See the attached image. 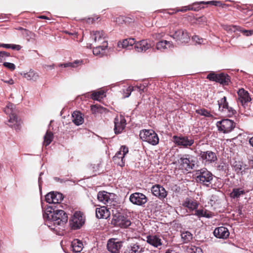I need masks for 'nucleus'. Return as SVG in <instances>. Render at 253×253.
Here are the masks:
<instances>
[{
	"label": "nucleus",
	"instance_id": "nucleus-35",
	"mask_svg": "<svg viewBox=\"0 0 253 253\" xmlns=\"http://www.w3.org/2000/svg\"><path fill=\"white\" fill-rule=\"evenodd\" d=\"M105 92L103 90L94 91L91 94V98L100 101L102 99L105 97Z\"/></svg>",
	"mask_w": 253,
	"mask_h": 253
},
{
	"label": "nucleus",
	"instance_id": "nucleus-33",
	"mask_svg": "<svg viewBox=\"0 0 253 253\" xmlns=\"http://www.w3.org/2000/svg\"><path fill=\"white\" fill-rule=\"evenodd\" d=\"M181 237L183 243H188L193 239V235L188 231L181 232Z\"/></svg>",
	"mask_w": 253,
	"mask_h": 253
},
{
	"label": "nucleus",
	"instance_id": "nucleus-40",
	"mask_svg": "<svg viewBox=\"0 0 253 253\" xmlns=\"http://www.w3.org/2000/svg\"><path fill=\"white\" fill-rule=\"evenodd\" d=\"M83 61L82 60H76L73 62H68L64 63V67L75 68L83 64Z\"/></svg>",
	"mask_w": 253,
	"mask_h": 253
},
{
	"label": "nucleus",
	"instance_id": "nucleus-42",
	"mask_svg": "<svg viewBox=\"0 0 253 253\" xmlns=\"http://www.w3.org/2000/svg\"><path fill=\"white\" fill-rule=\"evenodd\" d=\"M219 74H216L213 72H211L208 75L207 79L210 81H214L217 83L218 80H219Z\"/></svg>",
	"mask_w": 253,
	"mask_h": 253
},
{
	"label": "nucleus",
	"instance_id": "nucleus-53",
	"mask_svg": "<svg viewBox=\"0 0 253 253\" xmlns=\"http://www.w3.org/2000/svg\"><path fill=\"white\" fill-rule=\"evenodd\" d=\"M240 31L245 36H250L253 34V30H241Z\"/></svg>",
	"mask_w": 253,
	"mask_h": 253
},
{
	"label": "nucleus",
	"instance_id": "nucleus-25",
	"mask_svg": "<svg viewBox=\"0 0 253 253\" xmlns=\"http://www.w3.org/2000/svg\"><path fill=\"white\" fill-rule=\"evenodd\" d=\"M182 205L187 208L190 211H193L197 209L198 207V204L197 202L194 200L187 198L183 202Z\"/></svg>",
	"mask_w": 253,
	"mask_h": 253
},
{
	"label": "nucleus",
	"instance_id": "nucleus-50",
	"mask_svg": "<svg viewBox=\"0 0 253 253\" xmlns=\"http://www.w3.org/2000/svg\"><path fill=\"white\" fill-rule=\"evenodd\" d=\"M164 35L165 34L163 32H158L153 34L152 36L153 39L155 40H159L163 37Z\"/></svg>",
	"mask_w": 253,
	"mask_h": 253
},
{
	"label": "nucleus",
	"instance_id": "nucleus-59",
	"mask_svg": "<svg viewBox=\"0 0 253 253\" xmlns=\"http://www.w3.org/2000/svg\"><path fill=\"white\" fill-rule=\"evenodd\" d=\"M10 44L0 43V47L10 48Z\"/></svg>",
	"mask_w": 253,
	"mask_h": 253
},
{
	"label": "nucleus",
	"instance_id": "nucleus-27",
	"mask_svg": "<svg viewBox=\"0 0 253 253\" xmlns=\"http://www.w3.org/2000/svg\"><path fill=\"white\" fill-rule=\"evenodd\" d=\"M135 43V40L133 38H129L124 40L122 42H118L119 47L123 48H127L128 47H131Z\"/></svg>",
	"mask_w": 253,
	"mask_h": 253
},
{
	"label": "nucleus",
	"instance_id": "nucleus-7",
	"mask_svg": "<svg viewBox=\"0 0 253 253\" xmlns=\"http://www.w3.org/2000/svg\"><path fill=\"white\" fill-rule=\"evenodd\" d=\"M235 122L231 120L222 119L216 123V126L219 132L227 133L231 132L235 127Z\"/></svg>",
	"mask_w": 253,
	"mask_h": 253
},
{
	"label": "nucleus",
	"instance_id": "nucleus-18",
	"mask_svg": "<svg viewBox=\"0 0 253 253\" xmlns=\"http://www.w3.org/2000/svg\"><path fill=\"white\" fill-rule=\"evenodd\" d=\"M134 44V48L138 52H145L152 47L151 44L147 40L135 42Z\"/></svg>",
	"mask_w": 253,
	"mask_h": 253
},
{
	"label": "nucleus",
	"instance_id": "nucleus-8",
	"mask_svg": "<svg viewBox=\"0 0 253 253\" xmlns=\"http://www.w3.org/2000/svg\"><path fill=\"white\" fill-rule=\"evenodd\" d=\"M218 110L223 115L231 117L236 112V111L232 107L229 106L226 97L224 96L218 100Z\"/></svg>",
	"mask_w": 253,
	"mask_h": 253
},
{
	"label": "nucleus",
	"instance_id": "nucleus-56",
	"mask_svg": "<svg viewBox=\"0 0 253 253\" xmlns=\"http://www.w3.org/2000/svg\"><path fill=\"white\" fill-rule=\"evenodd\" d=\"M43 67L46 69H52L54 67V64H53L52 65H43Z\"/></svg>",
	"mask_w": 253,
	"mask_h": 253
},
{
	"label": "nucleus",
	"instance_id": "nucleus-37",
	"mask_svg": "<svg viewBox=\"0 0 253 253\" xmlns=\"http://www.w3.org/2000/svg\"><path fill=\"white\" fill-rule=\"evenodd\" d=\"M219 80H218L217 83H219L223 85H227L230 82V79L228 75L224 73H220L219 74Z\"/></svg>",
	"mask_w": 253,
	"mask_h": 253
},
{
	"label": "nucleus",
	"instance_id": "nucleus-30",
	"mask_svg": "<svg viewBox=\"0 0 253 253\" xmlns=\"http://www.w3.org/2000/svg\"><path fill=\"white\" fill-rule=\"evenodd\" d=\"M72 121L77 126L82 124L84 122V119L82 114L79 111H74L72 114Z\"/></svg>",
	"mask_w": 253,
	"mask_h": 253
},
{
	"label": "nucleus",
	"instance_id": "nucleus-41",
	"mask_svg": "<svg viewBox=\"0 0 253 253\" xmlns=\"http://www.w3.org/2000/svg\"><path fill=\"white\" fill-rule=\"evenodd\" d=\"M188 253H203L202 250L198 247L194 246H189L187 248Z\"/></svg>",
	"mask_w": 253,
	"mask_h": 253
},
{
	"label": "nucleus",
	"instance_id": "nucleus-57",
	"mask_svg": "<svg viewBox=\"0 0 253 253\" xmlns=\"http://www.w3.org/2000/svg\"><path fill=\"white\" fill-rule=\"evenodd\" d=\"M1 81H3V82L8 84H13L14 83V81L12 79H10L8 81H5V80L2 79Z\"/></svg>",
	"mask_w": 253,
	"mask_h": 253
},
{
	"label": "nucleus",
	"instance_id": "nucleus-17",
	"mask_svg": "<svg viewBox=\"0 0 253 253\" xmlns=\"http://www.w3.org/2000/svg\"><path fill=\"white\" fill-rule=\"evenodd\" d=\"M122 246V242L116 239H110L107 243V249L111 253H120V250Z\"/></svg>",
	"mask_w": 253,
	"mask_h": 253
},
{
	"label": "nucleus",
	"instance_id": "nucleus-6",
	"mask_svg": "<svg viewBox=\"0 0 253 253\" xmlns=\"http://www.w3.org/2000/svg\"><path fill=\"white\" fill-rule=\"evenodd\" d=\"M172 140L176 145L183 148H188L193 145L194 143V140L191 137L182 135H174L172 137Z\"/></svg>",
	"mask_w": 253,
	"mask_h": 253
},
{
	"label": "nucleus",
	"instance_id": "nucleus-49",
	"mask_svg": "<svg viewBox=\"0 0 253 253\" xmlns=\"http://www.w3.org/2000/svg\"><path fill=\"white\" fill-rule=\"evenodd\" d=\"M3 65L11 71H13L15 69V65L12 63L4 62Z\"/></svg>",
	"mask_w": 253,
	"mask_h": 253
},
{
	"label": "nucleus",
	"instance_id": "nucleus-20",
	"mask_svg": "<svg viewBox=\"0 0 253 253\" xmlns=\"http://www.w3.org/2000/svg\"><path fill=\"white\" fill-rule=\"evenodd\" d=\"M111 194L105 191L99 192L97 194V199L102 203L108 206L110 205L113 200L110 198Z\"/></svg>",
	"mask_w": 253,
	"mask_h": 253
},
{
	"label": "nucleus",
	"instance_id": "nucleus-48",
	"mask_svg": "<svg viewBox=\"0 0 253 253\" xmlns=\"http://www.w3.org/2000/svg\"><path fill=\"white\" fill-rule=\"evenodd\" d=\"M134 90H137L140 93L145 91L146 86L144 84H140L139 85H136L133 86Z\"/></svg>",
	"mask_w": 253,
	"mask_h": 253
},
{
	"label": "nucleus",
	"instance_id": "nucleus-62",
	"mask_svg": "<svg viewBox=\"0 0 253 253\" xmlns=\"http://www.w3.org/2000/svg\"><path fill=\"white\" fill-rule=\"evenodd\" d=\"M249 143L253 147V136L250 138Z\"/></svg>",
	"mask_w": 253,
	"mask_h": 253
},
{
	"label": "nucleus",
	"instance_id": "nucleus-39",
	"mask_svg": "<svg viewBox=\"0 0 253 253\" xmlns=\"http://www.w3.org/2000/svg\"><path fill=\"white\" fill-rule=\"evenodd\" d=\"M195 112L197 114L201 116L211 118H213V115L211 112L205 108L197 109Z\"/></svg>",
	"mask_w": 253,
	"mask_h": 253
},
{
	"label": "nucleus",
	"instance_id": "nucleus-29",
	"mask_svg": "<svg viewBox=\"0 0 253 253\" xmlns=\"http://www.w3.org/2000/svg\"><path fill=\"white\" fill-rule=\"evenodd\" d=\"M172 47H173L172 42L166 40L160 41L156 44V49L161 51Z\"/></svg>",
	"mask_w": 253,
	"mask_h": 253
},
{
	"label": "nucleus",
	"instance_id": "nucleus-19",
	"mask_svg": "<svg viewBox=\"0 0 253 253\" xmlns=\"http://www.w3.org/2000/svg\"><path fill=\"white\" fill-rule=\"evenodd\" d=\"M200 156L203 160L208 163H214L217 160L215 153L211 151L201 152Z\"/></svg>",
	"mask_w": 253,
	"mask_h": 253
},
{
	"label": "nucleus",
	"instance_id": "nucleus-55",
	"mask_svg": "<svg viewBox=\"0 0 253 253\" xmlns=\"http://www.w3.org/2000/svg\"><path fill=\"white\" fill-rule=\"evenodd\" d=\"M90 107L91 111L92 112V113H94L98 110L99 106L97 105H91Z\"/></svg>",
	"mask_w": 253,
	"mask_h": 253
},
{
	"label": "nucleus",
	"instance_id": "nucleus-26",
	"mask_svg": "<svg viewBox=\"0 0 253 253\" xmlns=\"http://www.w3.org/2000/svg\"><path fill=\"white\" fill-rule=\"evenodd\" d=\"M101 45H99L96 47L93 48L92 52L94 55H102L104 53V50L108 47V42H104L102 43H100Z\"/></svg>",
	"mask_w": 253,
	"mask_h": 253
},
{
	"label": "nucleus",
	"instance_id": "nucleus-12",
	"mask_svg": "<svg viewBox=\"0 0 253 253\" xmlns=\"http://www.w3.org/2000/svg\"><path fill=\"white\" fill-rule=\"evenodd\" d=\"M171 37L177 42L180 43H187L190 40V36L188 32L183 29L176 31Z\"/></svg>",
	"mask_w": 253,
	"mask_h": 253
},
{
	"label": "nucleus",
	"instance_id": "nucleus-58",
	"mask_svg": "<svg viewBox=\"0 0 253 253\" xmlns=\"http://www.w3.org/2000/svg\"><path fill=\"white\" fill-rule=\"evenodd\" d=\"M42 174H43L42 172H41L39 177L38 182H39V186L40 189L41 188V185H42V182L41 176Z\"/></svg>",
	"mask_w": 253,
	"mask_h": 253
},
{
	"label": "nucleus",
	"instance_id": "nucleus-13",
	"mask_svg": "<svg viewBox=\"0 0 253 253\" xmlns=\"http://www.w3.org/2000/svg\"><path fill=\"white\" fill-rule=\"evenodd\" d=\"M114 131L116 134L121 133L125 128L126 120L122 115L117 116L114 119Z\"/></svg>",
	"mask_w": 253,
	"mask_h": 253
},
{
	"label": "nucleus",
	"instance_id": "nucleus-51",
	"mask_svg": "<svg viewBox=\"0 0 253 253\" xmlns=\"http://www.w3.org/2000/svg\"><path fill=\"white\" fill-rule=\"evenodd\" d=\"M113 161L116 164L122 167L125 166V160L122 159L119 157H118V160H113Z\"/></svg>",
	"mask_w": 253,
	"mask_h": 253
},
{
	"label": "nucleus",
	"instance_id": "nucleus-36",
	"mask_svg": "<svg viewBox=\"0 0 253 253\" xmlns=\"http://www.w3.org/2000/svg\"><path fill=\"white\" fill-rule=\"evenodd\" d=\"M234 167L236 173L241 175L245 174V170L248 169V168H246L245 165L244 166H242L240 162L236 163V164L234 166Z\"/></svg>",
	"mask_w": 253,
	"mask_h": 253
},
{
	"label": "nucleus",
	"instance_id": "nucleus-4",
	"mask_svg": "<svg viewBox=\"0 0 253 253\" xmlns=\"http://www.w3.org/2000/svg\"><path fill=\"white\" fill-rule=\"evenodd\" d=\"M178 163L180 169L188 171L194 168L196 161L193 156L186 154L178 160Z\"/></svg>",
	"mask_w": 253,
	"mask_h": 253
},
{
	"label": "nucleus",
	"instance_id": "nucleus-46",
	"mask_svg": "<svg viewBox=\"0 0 253 253\" xmlns=\"http://www.w3.org/2000/svg\"><path fill=\"white\" fill-rule=\"evenodd\" d=\"M134 90V87L132 86H129L126 90H124V98L128 97L132 91Z\"/></svg>",
	"mask_w": 253,
	"mask_h": 253
},
{
	"label": "nucleus",
	"instance_id": "nucleus-23",
	"mask_svg": "<svg viewBox=\"0 0 253 253\" xmlns=\"http://www.w3.org/2000/svg\"><path fill=\"white\" fill-rule=\"evenodd\" d=\"M147 243L155 248H158L162 245L161 239L156 235H149L146 237Z\"/></svg>",
	"mask_w": 253,
	"mask_h": 253
},
{
	"label": "nucleus",
	"instance_id": "nucleus-43",
	"mask_svg": "<svg viewBox=\"0 0 253 253\" xmlns=\"http://www.w3.org/2000/svg\"><path fill=\"white\" fill-rule=\"evenodd\" d=\"M45 201L49 204H55L54 197V192H51L47 194L45 196Z\"/></svg>",
	"mask_w": 253,
	"mask_h": 253
},
{
	"label": "nucleus",
	"instance_id": "nucleus-1",
	"mask_svg": "<svg viewBox=\"0 0 253 253\" xmlns=\"http://www.w3.org/2000/svg\"><path fill=\"white\" fill-rule=\"evenodd\" d=\"M44 219L51 220L55 225L63 226L68 221L67 213L62 210H54L52 207H48L43 213Z\"/></svg>",
	"mask_w": 253,
	"mask_h": 253
},
{
	"label": "nucleus",
	"instance_id": "nucleus-45",
	"mask_svg": "<svg viewBox=\"0 0 253 253\" xmlns=\"http://www.w3.org/2000/svg\"><path fill=\"white\" fill-rule=\"evenodd\" d=\"M54 200L55 201V204H59L61 203L63 199L62 194L59 192H54Z\"/></svg>",
	"mask_w": 253,
	"mask_h": 253
},
{
	"label": "nucleus",
	"instance_id": "nucleus-2",
	"mask_svg": "<svg viewBox=\"0 0 253 253\" xmlns=\"http://www.w3.org/2000/svg\"><path fill=\"white\" fill-rule=\"evenodd\" d=\"M15 106L11 103H8L4 109V112L9 115V126L16 130L20 129L21 121L16 114Z\"/></svg>",
	"mask_w": 253,
	"mask_h": 253
},
{
	"label": "nucleus",
	"instance_id": "nucleus-31",
	"mask_svg": "<svg viewBox=\"0 0 253 253\" xmlns=\"http://www.w3.org/2000/svg\"><path fill=\"white\" fill-rule=\"evenodd\" d=\"M143 249L137 243L131 244L127 247V253H141Z\"/></svg>",
	"mask_w": 253,
	"mask_h": 253
},
{
	"label": "nucleus",
	"instance_id": "nucleus-38",
	"mask_svg": "<svg viewBox=\"0 0 253 253\" xmlns=\"http://www.w3.org/2000/svg\"><path fill=\"white\" fill-rule=\"evenodd\" d=\"M53 138V134L52 132L47 130L44 136L43 145L47 146L52 141Z\"/></svg>",
	"mask_w": 253,
	"mask_h": 253
},
{
	"label": "nucleus",
	"instance_id": "nucleus-5",
	"mask_svg": "<svg viewBox=\"0 0 253 253\" xmlns=\"http://www.w3.org/2000/svg\"><path fill=\"white\" fill-rule=\"evenodd\" d=\"M196 180L198 182L208 186L212 180V174L206 169H202L197 172Z\"/></svg>",
	"mask_w": 253,
	"mask_h": 253
},
{
	"label": "nucleus",
	"instance_id": "nucleus-9",
	"mask_svg": "<svg viewBox=\"0 0 253 253\" xmlns=\"http://www.w3.org/2000/svg\"><path fill=\"white\" fill-rule=\"evenodd\" d=\"M111 224L116 227L126 228L130 225L131 222L126 217L118 213L113 215Z\"/></svg>",
	"mask_w": 253,
	"mask_h": 253
},
{
	"label": "nucleus",
	"instance_id": "nucleus-11",
	"mask_svg": "<svg viewBox=\"0 0 253 253\" xmlns=\"http://www.w3.org/2000/svg\"><path fill=\"white\" fill-rule=\"evenodd\" d=\"M129 199L132 204L139 206H144L148 201L146 195L139 192L130 194Z\"/></svg>",
	"mask_w": 253,
	"mask_h": 253
},
{
	"label": "nucleus",
	"instance_id": "nucleus-32",
	"mask_svg": "<svg viewBox=\"0 0 253 253\" xmlns=\"http://www.w3.org/2000/svg\"><path fill=\"white\" fill-rule=\"evenodd\" d=\"M128 149L125 146H122L120 148V151L117 152L115 156L113 158V160H118V157L121 158L122 159H125V155L128 153Z\"/></svg>",
	"mask_w": 253,
	"mask_h": 253
},
{
	"label": "nucleus",
	"instance_id": "nucleus-34",
	"mask_svg": "<svg viewBox=\"0 0 253 253\" xmlns=\"http://www.w3.org/2000/svg\"><path fill=\"white\" fill-rule=\"evenodd\" d=\"M245 190L242 188H234L230 194L232 198H239L241 196L244 195L246 193Z\"/></svg>",
	"mask_w": 253,
	"mask_h": 253
},
{
	"label": "nucleus",
	"instance_id": "nucleus-21",
	"mask_svg": "<svg viewBox=\"0 0 253 253\" xmlns=\"http://www.w3.org/2000/svg\"><path fill=\"white\" fill-rule=\"evenodd\" d=\"M213 234L217 238L226 239L228 237L229 232L227 228L221 226L214 229Z\"/></svg>",
	"mask_w": 253,
	"mask_h": 253
},
{
	"label": "nucleus",
	"instance_id": "nucleus-16",
	"mask_svg": "<svg viewBox=\"0 0 253 253\" xmlns=\"http://www.w3.org/2000/svg\"><path fill=\"white\" fill-rule=\"evenodd\" d=\"M90 38L95 43L98 44L107 42L106 39V34L102 31H93L90 33Z\"/></svg>",
	"mask_w": 253,
	"mask_h": 253
},
{
	"label": "nucleus",
	"instance_id": "nucleus-61",
	"mask_svg": "<svg viewBox=\"0 0 253 253\" xmlns=\"http://www.w3.org/2000/svg\"><path fill=\"white\" fill-rule=\"evenodd\" d=\"M95 21L94 18H88L87 20V22L88 23H93Z\"/></svg>",
	"mask_w": 253,
	"mask_h": 253
},
{
	"label": "nucleus",
	"instance_id": "nucleus-3",
	"mask_svg": "<svg viewBox=\"0 0 253 253\" xmlns=\"http://www.w3.org/2000/svg\"><path fill=\"white\" fill-rule=\"evenodd\" d=\"M139 136L143 141L156 145L159 143V139L157 134L152 129H144L140 131Z\"/></svg>",
	"mask_w": 253,
	"mask_h": 253
},
{
	"label": "nucleus",
	"instance_id": "nucleus-47",
	"mask_svg": "<svg viewBox=\"0 0 253 253\" xmlns=\"http://www.w3.org/2000/svg\"><path fill=\"white\" fill-rule=\"evenodd\" d=\"M10 56V53L6 51H0V62H2Z\"/></svg>",
	"mask_w": 253,
	"mask_h": 253
},
{
	"label": "nucleus",
	"instance_id": "nucleus-15",
	"mask_svg": "<svg viewBox=\"0 0 253 253\" xmlns=\"http://www.w3.org/2000/svg\"><path fill=\"white\" fill-rule=\"evenodd\" d=\"M238 96V101L241 103V105L244 107L247 106L248 103L251 101V98L249 93L244 88H240L237 92Z\"/></svg>",
	"mask_w": 253,
	"mask_h": 253
},
{
	"label": "nucleus",
	"instance_id": "nucleus-60",
	"mask_svg": "<svg viewBox=\"0 0 253 253\" xmlns=\"http://www.w3.org/2000/svg\"><path fill=\"white\" fill-rule=\"evenodd\" d=\"M220 3L219 1H208V2H207L206 3H211L212 4V5H217L218 4H219Z\"/></svg>",
	"mask_w": 253,
	"mask_h": 253
},
{
	"label": "nucleus",
	"instance_id": "nucleus-44",
	"mask_svg": "<svg viewBox=\"0 0 253 253\" xmlns=\"http://www.w3.org/2000/svg\"><path fill=\"white\" fill-rule=\"evenodd\" d=\"M194 214L199 217H206L208 218L211 217L210 214L207 213L206 211L203 210H196Z\"/></svg>",
	"mask_w": 253,
	"mask_h": 253
},
{
	"label": "nucleus",
	"instance_id": "nucleus-64",
	"mask_svg": "<svg viewBox=\"0 0 253 253\" xmlns=\"http://www.w3.org/2000/svg\"><path fill=\"white\" fill-rule=\"evenodd\" d=\"M21 48V46L19 45H16L14 49L17 50H20Z\"/></svg>",
	"mask_w": 253,
	"mask_h": 253
},
{
	"label": "nucleus",
	"instance_id": "nucleus-28",
	"mask_svg": "<svg viewBox=\"0 0 253 253\" xmlns=\"http://www.w3.org/2000/svg\"><path fill=\"white\" fill-rule=\"evenodd\" d=\"M71 247L72 248L73 252L79 253L83 250V244L80 240L75 239L71 243Z\"/></svg>",
	"mask_w": 253,
	"mask_h": 253
},
{
	"label": "nucleus",
	"instance_id": "nucleus-54",
	"mask_svg": "<svg viewBox=\"0 0 253 253\" xmlns=\"http://www.w3.org/2000/svg\"><path fill=\"white\" fill-rule=\"evenodd\" d=\"M188 10H196V9H194L193 8V7H192L191 6H185L184 7H182L181 9L179 10V11H182V12H185Z\"/></svg>",
	"mask_w": 253,
	"mask_h": 253
},
{
	"label": "nucleus",
	"instance_id": "nucleus-52",
	"mask_svg": "<svg viewBox=\"0 0 253 253\" xmlns=\"http://www.w3.org/2000/svg\"><path fill=\"white\" fill-rule=\"evenodd\" d=\"M192 40L198 44H202L204 43V40L200 38L198 36H194L192 37Z\"/></svg>",
	"mask_w": 253,
	"mask_h": 253
},
{
	"label": "nucleus",
	"instance_id": "nucleus-22",
	"mask_svg": "<svg viewBox=\"0 0 253 253\" xmlns=\"http://www.w3.org/2000/svg\"><path fill=\"white\" fill-rule=\"evenodd\" d=\"M110 215V211L105 206L96 209V216L98 218L106 219Z\"/></svg>",
	"mask_w": 253,
	"mask_h": 253
},
{
	"label": "nucleus",
	"instance_id": "nucleus-24",
	"mask_svg": "<svg viewBox=\"0 0 253 253\" xmlns=\"http://www.w3.org/2000/svg\"><path fill=\"white\" fill-rule=\"evenodd\" d=\"M20 74L27 80L34 82L37 81L40 77L39 73L33 69H30L27 73H21Z\"/></svg>",
	"mask_w": 253,
	"mask_h": 253
},
{
	"label": "nucleus",
	"instance_id": "nucleus-10",
	"mask_svg": "<svg viewBox=\"0 0 253 253\" xmlns=\"http://www.w3.org/2000/svg\"><path fill=\"white\" fill-rule=\"evenodd\" d=\"M84 223V217L80 211H76L69 220L70 225L73 229L80 228Z\"/></svg>",
	"mask_w": 253,
	"mask_h": 253
},
{
	"label": "nucleus",
	"instance_id": "nucleus-14",
	"mask_svg": "<svg viewBox=\"0 0 253 253\" xmlns=\"http://www.w3.org/2000/svg\"><path fill=\"white\" fill-rule=\"evenodd\" d=\"M151 190L153 195L160 200L164 199L168 195V192L166 189L159 184L153 185L151 187Z\"/></svg>",
	"mask_w": 253,
	"mask_h": 253
},
{
	"label": "nucleus",
	"instance_id": "nucleus-63",
	"mask_svg": "<svg viewBox=\"0 0 253 253\" xmlns=\"http://www.w3.org/2000/svg\"><path fill=\"white\" fill-rule=\"evenodd\" d=\"M249 164L252 168H253V159L249 161Z\"/></svg>",
	"mask_w": 253,
	"mask_h": 253
}]
</instances>
